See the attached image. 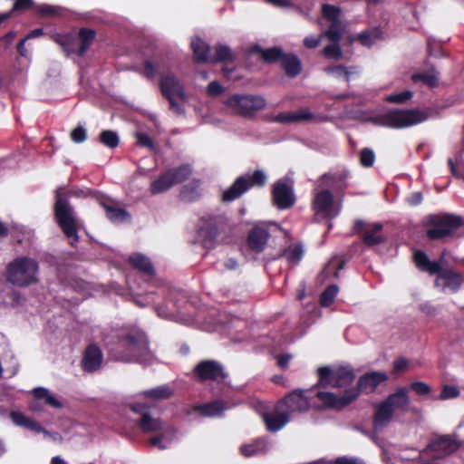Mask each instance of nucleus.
<instances>
[{
	"label": "nucleus",
	"instance_id": "nucleus-12",
	"mask_svg": "<svg viewBox=\"0 0 464 464\" xmlns=\"http://www.w3.org/2000/svg\"><path fill=\"white\" fill-rule=\"evenodd\" d=\"M271 194L273 204L278 209H289L295 204L293 185L286 179L276 180L272 186Z\"/></svg>",
	"mask_w": 464,
	"mask_h": 464
},
{
	"label": "nucleus",
	"instance_id": "nucleus-30",
	"mask_svg": "<svg viewBox=\"0 0 464 464\" xmlns=\"http://www.w3.org/2000/svg\"><path fill=\"white\" fill-rule=\"evenodd\" d=\"M53 39L63 48L66 55L77 54V38L73 32L56 34Z\"/></svg>",
	"mask_w": 464,
	"mask_h": 464
},
{
	"label": "nucleus",
	"instance_id": "nucleus-27",
	"mask_svg": "<svg viewBox=\"0 0 464 464\" xmlns=\"http://www.w3.org/2000/svg\"><path fill=\"white\" fill-rule=\"evenodd\" d=\"M129 263L133 268L137 269L145 276L152 277L155 275V269L149 257L142 254L134 253L130 255L129 257Z\"/></svg>",
	"mask_w": 464,
	"mask_h": 464
},
{
	"label": "nucleus",
	"instance_id": "nucleus-47",
	"mask_svg": "<svg viewBox=\"0 0 464 464\" xmlns=\"http://www.w3.org/2000/svg\"><path fill=\"white\" fill-rule=\"evenodd\" d=\"M381 380L382 379H359L356 386L361 392L370 393L376 389Z\"/></svg>",
	"mask_w": 464,
	"mask_h": 464
},
{
	"label": "nucleus",
	"instance_id": "nucleus-23",
	"mask_svg": "<svg viewBox=\"0 0 464 464\" xmlns=\"http://www.w3.org/2000/svg\"><path fill=\"white\" fill-rule=\"evenodd\" d=\"M106 212V217L111 222H122L130 218L127 210L117 206V203L110 198H103L99 201Z\"/></svg>",
	"mask_w": 464,
	"mask_h": 464
},
{
	"label": "nucleus",
	"instance_id": "nucleus-62",
	"mask_svg": "<svg viewBox=\"0 0 464 464\" xmlns=\"http://www.w3.org/2000/svg\"><path fill=\"white\" fill-rule=\"evenodd\" d=\"M10 418L14 424L23 427H25L29 420V418H27L24 414L18 411H12L10 413Z\"/></svg>",
	"mask_w": 464,
	"mask_h": 464
},
{
	"label": "nucleus",
	"instance_id": "nucleus-25",
	"mask_svg": "<svg viewBox=\"0 0 464 464\" xmlns=\"http://www.w3.org/2000/svg\"><path fill=\"white\" fill-rule=\"evenodd\" d=\"M249 55L258 53L261 55L262 60L267 63H274L281 62L285 53L280 47H272L268 49H263L259 44H254L247 51Z\"/></svg>",
	"mask_w": 464,
	"mask_h": 464
},
{
	"label": "nucleus",
	"instance_id": "nucleus-46",
	"mask_svg": "<svg viewBox=\"0 0 464 464\" xmlns=\"http://www.w3.org/2000/svg\"><path fill=\"white\" fill-rule=\"evenodd\" d=\"M413 93L409 90H405L399 93H392L386 96L385 101L390 103L403 104L411 99Z\"/></svg>",
	"mask_w": 464,
	"mask_h": 464
},
{
	"label": "nucleus",
	"instance_id": "nucleus-60",
	"mask_svg": "<svg viewBox=\"0 0 464 464\" xmlns=\"http://www.w3.org/2000/svg\"><path fill=\"white\" fill-rule=\"evenodd\" d=\"M37 12L43 16H53L59 14L58 7L46 4L39 5Z\"/></svg>",
	"mask_w": 464,
	"mask_h": 464
},
{
	"label": "nucleus",
	"instance_id": "nucleus-40",
	"mask_svg": "<svg viewBox=\"0 0 464 464\" xmlns=\"http://www.w3.org/2000/svg\"><path fill=\"white\" fill-rule=\"evenodd\" d=\"M224 410V407L221 402L215 401L212 403L198 406L195 408V411H198L201 415L205 417H214L221 413Z\"/></svg>",
	"mask_w": 464,
	"mask_h": 464
},
{
	"label": "nucleus",
	"instance_id": "nucleus-28",
	"mask_svg": "<svg viewBox=\"0 0 464 464\" xmlns=\"http://www.w3.org/2000/svg\"><path fill=\"white\" fill-rule=\"evenodd\" d=\"M317 377H356L353 369L350 364H341L332 369L329 366H323L317 369Z\"/></svg>",
	"mask_w": 464,
	"mask_h": 464
},
{
	"label": "nucleus",
	"instance_id": "nucleus-11",
	"mask_svg": "<svg viewBox=\"0 0 464 464\" xmlns=\"http://www.w3.org/2000/svg\"><path fill=\"white\" fill-rule=\"evenodd\" d=\"M382 229V223L369 224L362 219H356L353 227V232L360 235L362 243L367 246H373L385 241L384 236L381 234Z\"/></svg>",
	"mask_w": 464,
	"mask_h": 464
},
{
	"label": "nucleus",
	"instance_id": "nucleus-53",
	"mask_svg": "<svg viewBox=\"0 0 464 464\" xmlns=\"http://www.w3.org/2000/svg\"><path fill=\"white\" fill-rule=\"evenodd\" d=\"M410 367V361L404 357H399L393 362L392 373L401 374L408 371Z\"/></svg>",
	"mask_w": 464,
	"mask_h": 464
},
{
	"label": "nucleus",
	"instance_id": "nucleus-32",
	"mask_svg": "<svg viewBox=\"0 0 464 464\" xmlns=\"http://www.w3.org/2000/svg\"><path fill=\"white\" fill-rule=\"evenodd\" d=\"M382 38V31L380 27H372L356 34L353 41L358 42L365 47L372 46L377 41Z\"/></svg>",
	"mask_w": 464,
	"mask_h": 464
},
{
	"label": "nucleus",
	"instance_id": "nucleus-21",
	"mask_svg": "<svg viewBox=\"0 0 464 464\" xmlns=\"http://www.w3.org/2000/svg\"><path fill=\"white\" fill-rule=\"evenodd\" d=\"M316 117L308 109H301L295 112H281L273 118V121L278 123H292L304 121H318Z\"/></svg>",
	"mask_w": 464,
	"mask_h": 464
},
{
	"label": "nucleus",
	"instance_id": "nucleus-45",
	"mask_svg": "<svg viewBox=\"0 0 464 464\" xmlns=\"http://www.w3.org/2000/svg\"><path fill=\"white\" fill-rule=\"evenodd\" d=\"M324 35L331 42H340L342 38L341 21L331 22L329 28L324 32Z\"/></svg>",
	"mask_w": 464,
	"mask_h": 464
},
{
	"label": "nucleus",
	"instance_id": "nucleus-44",
	"mask_svg": "<svg viewBox=\"0 0 464 464\" xmlns=\"http://www.w3.org/2000/svg\"><path fill=\"white\" fill-rule=\"evenodd\" d=\"M34 395L37 399H44L46 403L54 408H62L61 402L53 397L49 392L44 388H36L34 390Z\"/></svg>",
	"mask_w": 464,
	"mask_h": 464
},
{
	"label": "nucleus",
	"instance_id": "nucleus-56",
	"mask_svg": "<svg viewBox=\"0 0 464 464\" xmlns=\"http://www.w3.org/2000/svg\"><path fill=\"white\" fill-rule=\"evenodd\" d=\"M459 395V390L454 385H445L440 393V399L448 400L456 398Z\"/></svg>",
	"mask_w": 464,
	"mask_h": 464
},
{
	"label": "nucleus",
	"instance_id": "nucleus-29",
	"mask_svg": "<svg viewBox=\"0 0 464 464\" xmlns=\"http://www.w3.org/2000/svg\"><path fill=\"white\" fill-rule=\"evenodd\" d=\"M384 401L395 411H406L410 405V400L404 389H399L391 394Z\"/></svg>",
	"mask_w": 464,
	"mask_h": 464
},
{
	"label": "nucleus",
	"instance_id": "nucleus-20",
	"mask_svg": "<svg viewBox=\"0 0 464 464\" xmlns=\"http://www.w3.org/2000/svg\"><path fill=\"white\" fill-rule=\"evenodd\" d=\"M396 412L383 401L375 406L373 416L374 430H381L394 418Z\"/></svg>",
	"mask_w": 464,
	"mask_h": 464
},
{
	"label": "nucleus",
	"instance_id": "nucleus-37",
	"mask_svg": "<svg viewBox=\"0 0 464 464\" xmlns=\"http://www.w3.org/2000/svg\"><path fill=\"white\" fill-rule=\"evenodd\" d=\"M139 425L144 432H152L162 429L160 420L159 419L152 418L146 412L142 414Z\"/></svg>",
	"mask_w": 464,
	"mask_h": 464
},
{
	"label": "nucleus",
	"instance_id": "nucleus-64",
	"mask_svg": "<svg viewBox=\"0 0 464 464\" xmlns=\"http://www.w3.org/2000/svg\"><path fill=\"white\" fill-rule=\"evenodd\" d=\"M335 464H365L358 458L340 457L335 459Z\"/></svg>",
	"mask_w": 464,
	"mask_h": 464
},
{
	"label": "nucleus",
	"instance_id": "nucleus-43",
	"mask_svg": "<svg viewBox=\"0 0 464 464\" xmlns=\"http://www.w3.org/2000/svg\"><path fill=\"white\" fill-rule=\"evenodd\" d=\"M322 15L330 23L340 21L341 8L330 4H324L322 5Z\"/></svg>",
	"mask_w": 464,
	"mask_h": 464
},
{
	"label": "nucleus",
	"instance_id": "nucleus-6",
	"mask_svg": "<svg viewBox=\"0 0 464 464\" xmlns=\"http://www.w3.org/2000/svg\"><path fill=\"white\" fill-rule=\"evenodd\" d=\"M425 236L429 240H442L452 237L464 227V219L455 214H430L423 220Z\"/></svg>",
	"mask_w": 464,
	"mask_h": 464
},
{
	"label": "nucleus",
	"instance_id": "nucleus-5",
	"mask_svg": "<svg viewBox=\"0 0 464 464\" xmlns=\"http://www.w3.org/2000/svg\"><path fill=\"white\" fill-rule=\"evenodd\" d=\"M53 212L55 221L69 240V244L76 246L80 240L79 231L82 225L76 218L72 206L60 191L55 195Z\"/></svg>",
	"mask_w": 464,
	"mask_h": 464
},
{
	"label": "nucleus",
	"instance_id": "nucleus-13",
	"mask_svg": "<svg viewBox=\"0 0 464 464\" xmlns=\"http://www.w3.org/2000/svg\"><path fill=\"white\" fill-rule=\"evenodd\" d=\"M159 84L160 92L165 99L178 98L183 102L186 101L184 86L172 72L161 74Z\"/></svg>",
	"mask_w": 464,
	"mask_h": 464
},
{
	"label": "nucleus",
	"instance_id": "nucleus-10",
	"mask_svg": "<svg viewBox=\"0 0 464 464\" xmlns=\"http://www.w3.org/2000/svg\"><path fill=\"white\" fill-rule=\"evenodd\" d=\"M266 100L260 95L234 94L227 98L226 105L243 117H250L266 107Z\"/></svg>",
	"mask_w": 464,
	"mask_h": 464
},
{
	"label": "nucleus",
	"instance_id": "nucleus-16",
	"mask_svg": "<svg viewBox=\"0 0 464 464\" xmlns=\"http://www.w3.org/2000/svg\"><path fill=\"white\" fill-rule=\"evenodd\" d=\"M262 418L266 429L271 432H276L286 425L290 415L284 404L279 401L272 411L264 413Z\"/></svg>",
	"mask_w": 464,
	"mask_h": 464
},
{
	"label": "nucleus",
	"instance_id": "nucleus-57",
	"mask_svg": "<svg viewBox=\"0 0 464 464\" xmlns=\"http://www.w3.org/2000/svg\"><path fill=\"white\" fill-rule=\"evenodd\" d=\"M224 92V87L218 82L212 81L207 87V94L210 97H217Z\"/></svg>",
	"mask_w": 464,
	"mask_h": 464
},
{
	"label": "nucleus",
	"instance_id": "nucleus-42",
	"mask_svg": "<svg viewBox=\"0 0 464 464\" xmlns=\"http://www.w3.org/2000/svg\"><path fill=\"white\" fill-rule=\"evenodd\" d=\"M339 288L336 285H328L320 295V304L324 307L330 306L335 296L337 295Z\"/></svg>",
	"mask_w": 464,
	"mask_h": 464
},
{
	"label": "nucleus",
	"instance_id": "nucleus-49",
	"mask_svg": "<svg viewBox=\"0 0 464 464\" xmlns=\"http://www.w3.org/2000/svg\"><path fill=\"white\" fill-rule=\"evenodd\" d=\"M333 44L326 45L324 48V54L327 58H333L334 60H340L343 57V52L339 45V42H332Z\"/></svg>",
	"mask_w": 464,
	"mask_h": 464
},
{
	"label": "nucleus",
	"instance_id": "nucleus-36",
	"mask_svg": "<svg viewBox=\"0 0 464 464\" xmlns=\"http://www.w3.org/2000/svg\"><path fill=\"white\" fill-rule=\"evenodd\" d=\"M142 394L145 398L150 400H166L172 396L173 390L168 386H160L151 390L145 391Z\"/></svg>",
	"mask_w": 464,
	"mask_h": 464
},
{
	"label": "nucleus",
	"instance_id": "nucleus-14",
	"mask_svg": "<svg viewBox=\"0 0 464 464\" xmlns=\"http://www.w3.org/2000/svg\"><path fill=\"white\" fill-rule=\"evenodd\" d=\"M460 445L450 436H440L430 441L423 452L431 454L434 459H442L456 451Z\"/></svg>",
	"mask_w": 464,
	"mask_h": 464
},
{
	"label": "nucleus",
	"instance_id": "nucleus-3",
	"mask_svg": "<svg viewBox=\"0 0 464 464\" xmlns=\"http://www.w3.org/2000/svg\"><path fill=\"white\" fill-rule=\"evenodd\" d=\"M412 258L420 271L428 273L430 276H437L436 285L441 284L443 287L457 292L464 282L461 273L442 267V256L439 260L432 261L423 250L417 249L413 252Z\"/></svg>",
	"mask_w": 464,
	"mask_h": 464
},
{
	"label": "nucleus",
	"instance_id": "nucleus-50",
	"mask_svg": "<svg viewBox=\"0 0 464 464\" xmlns=\"http://www.w3.org/2000/svg\"><path fill=\"white\" fill-rule=\"evenodd\" d=\"M142 65L143 68L140 73L148 80H153L158 72L157 66L150 60H145Z\"/></svg>",
	"mask_w": 464,
	"mask_h": 464
},
{
	"label": "nucleus",
	"instance_id": "nucleus-31",
	"mask_svg": "<svg viewBox=\"0 0 464 464\" xmlns=\"http://www.w3.org/2000/svg\"><path fill=\"white\" fill-rule=\"evenodd\" d=\"M280 63L285 74L290 78L296 77L302 71L301 61L294 53H285Z\"/></svg>",
	"mask_w": 464,
	"mask_h": 464
},
{
	"label": "nucleus",
	"instance_id": "nucleus-51",
	"mask_svg": "<svg viewBox=\"0 0 464 464\" xmlns=\"http://www.w3.org/2000/svg\"><path fill=\"white\" fill-rule=\"evenodd\" d=\"M198 188V185L197 184L186 185L182 188L180 195L183 199L193 201L199 196Z\"/></svg>",
	"mask_w": 464,
	"mask_h": 464
},
{
	"label": "nucleus",
	"instance_id": "nucleus-18",
	"mask_svg": "<svg viewBox=\"0 0 464 464\" xmlns=\"http://www.w3.org/2000/svg\"><path fill=\"white\" fill-rule=\"evenodd\" d=\"M194 377H227L223 363L216 360H202L194 367Z\"/></svg>",
	"mask_w": 464,
	"mask_h": 464
},
{
	"label": "nucleus",
	"instance_id": "nucleus-55",
	"mask_svg": "<svg viewBox=\"0 0 464 464\" xmlns=\"http://www.w3.org/2000/svg\"><path fill=\"white\" fill-rule=\"evenodd\" d=\"M137 144L143 148L154 149V142L152 139L144 132H137L136 133Z\"/></svg>",
	"mask_w": 464,
	"mask_h": 464
},
{
	"label": "nucleus",
	"instance_id": "nucleus-8",
	"mask_svg": "<svg viewBox=\"0 0 464 464\" xmlns=\"http://www.w3.org/2000/svg\"><path fill=\"white\" fill-rule=\"evenodd\" d=\"M333 387L343 389L337 392H317L316 396L324 406H332L336 408L343 407L354 400L359 392L357 390H351V381L353 379H328Z\"/></svg>",
	"mask_w": 464,
	"mask_h": 464
},
{
	"label": "nucleus",
	"instance_id": "nucleus-52",
	"mask_svg": "<svg viewBox=\"0 0 464 464\" xmlns=\"http://www.w3.org/2000/svg\"><path fill=\"white\" fill-rule=\"evenodd\" d=\"M375 155L372 150L364 148L360 153V163L364 168H370L374 164Z\"/></svg>",
	"mask_w": 464,
	"mask_h": 464
},
{
	"label": "nucleus",
	"instance_id": "nucleus-33",
	"mask_svg": "<svg viewBox=\"0 0 464 464\" xmlns=\"http://www.w3.org/2000/svg\"><path fill=\"white\" fill-rule=\"evenodd\" d=\"M214 54L210 56L208 63H233L236 59L229 46L218 44L214 47Z\"/></svg>",
	"mask_w": 464,
	"mask_h": 464
},
{
	"label": "nucleus",
	"instance_id": "nucleus-54",
	"mask_svg": "<svg viewBox=\"0 0 464 464\" xmlns=\"http://www.w3.org/2000/svg\"><path fill=\"white\" fill-rule=\"evenodd\" d=\"M71 140L75 143H82L87 139V132L83 126L78 125L70 133Z\"/></svg>",
	"mask_w": 464,
	"mask_h": 464
},
{
	"label": "nucleus",
	"instance_id": "nucleus-22",
	"mask_svg": "<svg viewBox=\"0 0 464 464\" xmlns=\"http://www.w3.org/2000/svg\"><path fill=\"white\" fill-rule=\"evenodd\" d=\"M190 45L194 62L196 63H208L211 56L210 45L199 36L193 37Z\"/></svg>",
	"mask_w": 464,
	"mask_h": 464
},
{
	"label": "nucleus",
	"instance_id": "nucleus-4",
	"mask_svg": "<svg viewBox=\"0 0 464 464\" xmlns=\"http://www.w3.org/2000/svg\"><path fill=\"white\" fill-rule=\"evenodd\" d=\"M428 119L429 113L419 109H389L368 117L365 121L379 127L400 130L420 124Z\"/></svg>",
	"mask_w": 464,
	"mask_h": 464
},
{
	"label": "nucleus",
	"instance_id": "nucleus-59",
	"mask_svg": "<svg viewBox=\"0 0 464 464\" xmlns=\"http://www.w3.org/2000/svg\"><path fill=\"white\" fill-rule=\"evenodd\" d=\"M33 5V0H15L12 9L9 12H12L13 14L14 12L25 11L32 8Z\"/></svg>",
	"mask_w": 464,
	"mask_h": 464
},
{
	"label": "nucleus",
	"instance_id": "nucleus-9",
	"mask_svg": "<svg viewBox=\"0 0 464 464\" xmlns=\"http://www.w3.org/2000/svg\"><path fill=\"white\" fill-rule=\"evenodd\" d=\"M266 175L261 169H256L252 174L241 175L222 194L224 202H231L240 198L251 188H262L266 183Z\"/></svg>",
	"mask_w": 464,
	"mask_h": 464
},
{
	"label": "nucleus",
	"instance_id": "nucleus-34",
	"mask_svg": "<svg viewBox=\"0 0 464 464\" xmlns=\"http://www.w3.org/2000/svg\"><path fill=\"white\" fill-rule=\"evenodd\" d=\"M173 185H178L184 182L188 179L192 173V169L188 164H182L176 168H171L167 170Z\"/></svg>",
	"mask_w": 464,
	"mask_h": 464
},
{
	"label": "nucleus",
	"instance_id": "nucleus-2",
	"mask_svg": "<svg viewBox=\"0 0 464 464\" xmlns=\"http://www.w3.org/2000/svg\"><path fill=\"white\" fill-rule=\"evenodd\" d=\"M347 172L325 173L318 184L313 189V198L311 208L315 215L322 216L325 218H334L337 217L341 211V207L335 203L333 192L329 188H333L337 192H343L348 184Z\"/></svg>",
	"mask_w": 464,
	"mask_h": 464
},
{
	"label": "nucleus",
	"instance_id": "nucleus-26",
	"mask_svg": "<svg viewBox=\"0 0 464 464\" xmlns=\"http://www.w3.org/2000/svg\"><path fill=\"white\" fill-rule=\"evenodd\" d=\"M96 37V32L93 29L82 27L79 29L77 38V55L82 57L89 50Z\"/></svg>",
	"mask_w": 464,
	"mask_h": 464
},
{
	"label": "nucleus",
	"instance_id": "nucleus-1",
	"mask_svg": "<svg viewBox=\"0 0 464 464\" xmlns=\"http://www.w3.org/2000/svg\"><path fill=\"white\" fill-rule=\"evenodd\" d=\"M109 355L116 361L150 365L156 360L150 341L139 327H122L107 343Z\"/></svg>",
	"mask_w": 464,
	"mask_h": 464
},
{
	"label": "nucleus",
	"instance_id": "nucleus-63",
	"mask_svg": "<svg viewBox=\"0 0 464 464\" xmlns=\"http://www.w3.org/2000/svg\"><path fill=\"white\" fill-rule=\"evenodd\" d=\"M168 102L169 103V110H171L176 115L180 116L185 113L184 106L181 103H179L175 98H170Z\"/></svg>",
	"mask_w": 464,
	"mask_h": 464
},
{
	"label": "nucleus",
	"instance_id": "nucleus-35",
	"mask_svg": "<svg viewBox=\"0 0 464 464\" xmlns=\"http://www.w3.org/2000/svg\"><path fill=\"white\" fill-rule=\"evenodd\" d=\"M173 186V182L168 171H165L157 179L151 182L150 189L152 195H157L169 190Z\"/></svg>",
	"mask_w": 464,
	"mask_h": 464
},
{
	"label": "nucleus",
	"instance_id": "nucleus-24",
	"mask_svg": "<svg viewBox=\"0 0 464 464\" xmlns=\"http://www.w3.org/2000/svg\"><path fill=\"white\" fill-rule=\"evenodd\" d=\"M281 403L284 404L285 409L288 411L289 415L295 411H304L309 408L307 399L299 392H295L286 396Z\"/></svg>",
	"mask_w": 464,
	"mask_h": 464
},
{
	"label": "nucleus",
	"instance_id": "nucleus-61",
	"mask_svg": "<svg viewBox=\"0 0 464 464\" xmlns=\"http://www.w3.org/2000/svg\"><path fill=\"white\" fill-rule=\"evenodd\" d=\"M361 70L359 66H345L344 82L349 84L351 80L360 75Z\"/></svg>",
	"mask_w": 464,
	"mask_h": 464
},
{
	"label": "nucleus",
	"instance_id": "nucleus-58",
	"mask_svg": "<svg viewBox=\"0 0 464 464\" xmlns=\"http://www.w3.org/2000/svg\"><path fill=\"white\" fill-rule=\"evenodd\" d=\"M324 72L328 74H333L336 78H343L344 80L345 66L342 64L329 65L324 68Z\"/></svg>",
	"mask_w": 464,
	"mask_h": 464
},
{
	"label": "nucleus",
	"instance_id": "nucleus-7",
	"mask_svg": "<svg viewBox=\"0 0 464 464\" xmlns=\"http://www.w3.org/2000/svg\"><path fill=\"white\" fill-rule=\"evenodd\" d=\"M38 262L28 256L17 257L6 266V280L14 285L27 287L38 282Z\"/></svg>",
	"mask_w": 464,
	"mask_h": 464
},
{
	"label": "nucleus",
	"instance_id": "nucleus-17",
	"mask_svg": "<svg viewBox=\"0 0 464 464\" xmlns=\"http://www.w3.org/2000/svg\"><path fill=\"white\" fill-rule=\"evenodd\" d=\"M270 236L266 226H254L247 234L246 245L252 252L260 254L265 250Z\"/></svg>",
	"mask_w": 464,
	"mask_h": 464
},
{
	"label": "nucleus",
	"instance_id": "nucleus-48",
	"mask_svg": "<svg viewBox=\"0 0 464 464\" xmlns=\"http://www.w3.org/2000/svg\"><path fill=\"white\" fill-rule=\"evenodd\" d=\"M412 81H420L429 87H435L438 85V77L430 72H420L412 75Z\"/></svg>",
	"mask_w": 464,
	"mask_h": 464
},
{
	"label": "nucleus",
	"instance_id": "nucleus-15",
	"mask_svg": "<svg viewBox=\"0 0 464 464\" xmlns=\"http://www.w3.org/2000/svg\"><path fill=\"white\" fill-rule=\"evenodd\" d=\"M200 221L201 226L198 231V238L201 240L204 248L212 249L219 235L218 217L202 218Z\"/></svg>",
	"mask_w": 464,
	"mask_h": 464
},
{
	"label": "nucleus",
	"instance_id": "nucleus-41",
	"mask_svg": "<svg viewBox=\"0 0 464 464\" xmlns=\"http://www.w3.org/2000/svg\"><path fill=\"white\" fill-rule=\"evenodd\" d=\"M287 262L297 265L303 258L304 250L301 245H292L285 252Z\"/></svg>",
	"mask_w": 464,
	"mask_h": 464
},
{
	"label": "nucleus",
	"instance_id": "nucleus-38",
	"mask_svg": "<svg viewBox=\"0 0 464 464\" xmlns=\"http://www.w3.org/2000/svg\"><path fill=\"white\" fill-rule=\"evenodd\" d=\"M99 140L102 145L109 149H115L120 143L117 132L111 130H102L99 134Z\"/></svg>",
	"mask_w": 464,
	"mask_h": 464
},
{
	"label": "nucleus",
	"instance_id": "nucleus-39",
	"mask_svg": "<svg viewBox=\"0 0 464 464\" xmlns=\"http://www.w3.org/2000/svg\"><path fill=\"white\" fill-rule=\"evenodd\" d=\"M240 451L245 457H251L257 453L266 452V445L264 440H258L252 443L243 445L240 448Z\"/></svg>",
	"mask_w": 464,
	"mask_h": 464
},
{
	"label": "nucleus",
	"instance_id": "nucleus-19",
	"mask_svg": "<svg viewBox=\"0 0 464 464\" xmlns=\"http://www.w3.org/2000/svg\"><path fill=\"white\" fill-rule=\"evenodd\" d=\"M102 360V350L98 345L91 343L84 350L81 366L86 372L92 373L101 367Z\"/></svg>",
	"mask_w": 464,
	"mask_h": 464
}]
</instances>
